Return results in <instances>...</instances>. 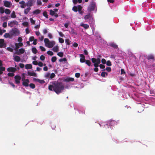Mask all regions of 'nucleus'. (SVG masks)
I'll list each match as a JSON object with an SVG mask.
<instances>
[{
    "mask_svg": "<svg viewBox=\"0 0 155 155\" xmlns=\"http://www.w3.org/2000/svg\"><path fill=\"white\" fill-rule=\"evenodd\" d=\"M70 88L71 86L70 84H68L64 87L61 83H57L54 85H50L48 86V89L49 90L52 91L53 90L57 94H59L61 93L65 88L69 89Z\"/></svg>",
    "mask_w": 155,
    "mask_h": 155,
    "instance_id": "f257e3e1",
    "label": "nucleus"
},
{
    "mask_svg": "<svg viewBox=\"0 0 155 155\" xmlns=\"http://www.w3.org/2000/svg\"><path fill=\"white\" fill-rule=\"evenodd\" d=\"M119 123V120H115L111 119L108 121L106 124L102 122L99 123L98 124L101 127L109 129V127H110V129L112 130L113 129V126L117 125Z\"/></svg>",
    "mask_w": 155,
    "mask_h": 155,
    "instance_id": "f03ea898",
    "label": "nucleus"
},
{
    "mask_svg": "<svg viewBox=\"0 0 155 155\" xmlns=\"http://www.w3.org/2000/svg\"><path fill=\"white\" fill-rule=\"evenodd\" d=\"M91 60L92 62L94 63V65L95 67V68H94V70L95 72H97L98 71V69L97 67L99 66L101 69H104L105 68V66L102 64H100L99 65V64L101 63V59L100 58H92Z\"/></svg>",
    "mask_w": 155,
    "mask_h": 155,
    "instance_id": "7ed1b4c3",
    "label": "nucleus"
},
{
    "mask_svg": "<svg viewBox=\"0 0 155 155\" xmlns=\"http://www.w3.org/2000/svg\"><path fill=\"white\" fill-rule=\"evenodd\" d=\"M44 41L45 46L46 47L49 48L53 47L55 44V42L54 41H50L48 38H45Z\"/></svg>",
    "mask_w": 155,
    "mask_h": 155,
    "instance_id": "20e7f679",
    "label": "nucleus"
},
{
    "mask_svg": "<svg viewBox=\"0 0 155 155\" xmlns=\"http://www.w3.org/2000/svg\"><path fill=\"white\" fill-rule=\"evenodd\" d=\"M87 10L89 12L94 11L95 12H96L97 10V7L96 3L94 2H91L88 6Z\"/></svg>",
    "mask_w": 155,
    "mask_h": 155,
    "instance_id": "39448f33",
    "label": "nucleus"
},
{
    "mask_svg": "<svg viewBox=\"0 0 155 155\" xmlns=\"http://www.w3.org/2000/svg\"><path fill=\"white\" fill-rule=\"evenodd\" d=\"M36 2V0H28L26 3L27 7H31L34 6Z\"/></svg>",
    "mask_w": 155,
    "mask_h": 155,
    "instance_id": "423d86ee",
    "label": "nucleus"
},
{
    "mask_svg": "<svg viewBox=\"0 0 155 155\" xmlns=\"http://www.w3.org/2000/svg\"><path fill=\"white\" fill-rule=\"evenodd\" d=\"M22 80L23 81V85L25 86L28 87L29 85V81L28 79H25L24 78L22 77Z\"/></svg>",
    "mask_w": 155,
    "mask_h": 155,
    "instance_id": "0eeeda50",
    "label": "nucleus"
},
{
    "mask_svg": "<svg viewBox=\"0 0 155 155\" xmlns=\"http://www.w3.org/2000/svg\"><path fill=\"white\" fill-rule=\"evenodd\" d=\"M14 78L15 83L18 84H19L20 82L21 77L19 75H16L15 76Z\"/></svg>",
    "mask_w": 155,
    "mask_h": 155,
    "instance_id": "6e6552de",
    "label": "nucleus"
},
{
    "mask_svg": "<svg viewBox=\"0 0 155 155\" xmlns=\"http://www.w3.org/2000/svg\"><path fill=\"white\" fill-rule=\"evenodd\" d=\"M2 62L0 60V74H2L3 72L5 70V67H2Z\"/></svg>",
    "mask_w": 155,
    "mask_h": 155,
    "instance_id": "1a4fd4ad",
    "label": "nucleus"
},
{
    "mask_svg": "<svg viewBox=\"0 0 155 155\" xmlns=\"http://www.w3.org/2000/svg\"><path fill=\"white\" fill-rule=\"evenodd\" d=\"M18 24V22L15 21H13L9 22L8 23V25L9 26L11 27H13L15 25H17Z\"/></svg>",
    "mask_w": 155,
    "mask_h": 155,
    "instance_id": "9d476101",
    "label": "nucleus"
},
{
    "mask_svg": "<svg viewBox=\"0 0 155 155\" xmlns=\"http://www.w3.org/2000/svg\"><path fill=\"white\" fill-rule=\"evenodd\" d=\"M25 49L24 48H21L19 50L16 51V53L18 55L24 53Z\"/></svg>",
    "mask_w": 155,
    "mask_h": 155,
    "instance_id": "9b49d317",
    "label": "nucleus"
},
{
    "mask_svg": "<svg viewBox=\"0 0 155 155\" xmlns=\"http://www.w3.org/2000/svg\"><path fill=\"white\" fill-rule=\"evenodd\" d=\"M80 61L81 63L84 62L86 61L85 59V57L83 54H80Z\"/></svg>",
    "mask_w": 155,
    "mask_h": 155,
    "instance_id": "f8f14e48",
    "label": "nucleus"
},
{
    "mask_svg": "<svg viewBox=\"0 0 155 155\" xmlns=\"http://www.w3.org/2000/svg\"><path fill=\"white\" fill-rule=\"evenodd\" d=\"M6 46V45L4 42V40L2 39H0V48H4Z\"/></svg>",
    "mask_w": 155,
    "mask_h": 155,
    "instance_id": "ddd939ff",
    "label": "nucleus"
},
{
    "mask_svg": "<svg viewBox=\"0 0 155 155\" xmlns=\"http://www.w3.org/2000/svg\"><path fill=\"white\" fill-rule=\"evenodd\" d=\"M33 80L35 81L38 82L41 84H43L45 83V81L44 80H40L35 78H33Z\"/></svg>",
    "mask_w": 155,
    "mask_h": 155,
    "instance_id": "4468645a",
    "label": "nucleus"
},
{
    "mask_svg": "<svg viewBox=\"0 0 155 155\" xmlns=\"http://www.w3.org/2000/svg\"><path fill=\"white\" fill-rule=\"evenodd\" d=\"M4 5L6 7L9 8L12 5V3L11 2L5 1L4 2Z\"/></svg>",
    "mask_w": 155,
    "mask_h": 155,
    "instance_id": "2eb2a0df",
    "label": "nucleus"
},
{
    "mask_svg": "<svg viewBox=\"0 0 155 155\" xmlns=\"http://www.w3.org/2000/svg\"><path fill=\"white\" fill-rule=\"evenodd\" d=\"M50 14L52 16H54L56 18L58 17V15L55 13L54 11L52 10L50 11Z\"/></svg>",
    "mask_w": 155,
    "mask_h": 155,
    "instance_id": "dca6fc26",
    "label": "nucleus"
},
{
    "mask_svg": "<svg viewBox=\"0 0 155 155\" xmlns=\"http://www.w3.org/2000/svg\"><path fill=\"white\" fill-rule=\"evenodd\" d=\"M28 74L30 76L34 77H37V74L33 71H28Z\"/></svg>",
    "mask_w": 155,
    "mask_h": 155,
    "instance_id": "f3484780",
    "label": "nucleus"
},
{
    "mask_svg": "<svg viewBox=\"0 0 155 155\" xmlns=\"http://www.w3.org/2000/svg\"><path fill=\"white\" fill-rule=\"evenodd\" d=\"M17 69L15 68H13L12 67H10L8 68L7 69V70L8 71H11L12 72H15Z\"/></svg>",
    "mask_w": 155,
    "mask_h": 155,
    "instance_id": "a211bd4d",
    "label": "nucleus"
},
{
    "mask_svg": "<svg viewBox=\"0 0 155 155\" xmlns=\"http://www.w3.org/2000/svg\"><path fill=\"white\" fill-rule=\"evenodd\" d=\"M25 2L24 1H22L19 2V3L21 5L20 6V7L22 8H25L26 5L25 4Z\"/></svg>",
    "mask_w": 155,
    "mask_h": 155,
    "instance_id": "6ab92c4d",
    "label": "nucleus"
},
{
    "mask_svg": "<svg viewBox=\"0 0 155 155\" xmlns=\"http://www.w3.org/2000/svg\"><path fill=\"white\" fill-rule=\"evenodd\" d=\"M52 50L55 52H57L59 50V47L58 45L54 46L52 49Z\"/></svg>",
    "mask_w": 155,
    "mask_h": 155,
    "instance_id": "aec40b11",
    "label": "nucleus"
},
{
    "mask_svg": "<svg viewBox=\"0 0 155 155\" xmlns=\"http://www.w3.org/2000/svg\"><path fill=\"white\" fill-rule=\"evenodd\" d=\"M84 18L85 20L88 19H93L91 15L90 14L86 15L85 16Z\"/></svg>",
    "mask_w": 155,
    "mask_h": 155,
    "instance_id": "412c9836",
    "label": "nucleus"
},
{
    "mask_svg": "<svg viewBox=\"0 0 155 155\" xmlns=\"http://www.w3.org/2000/svg\"><path fill=\"white\" fill-rule=\"evenodd\" d=\"M80 25L83 27L85 29H88L89 28V25H88L84 24L82 22L81 23Z\"/></svg>",
    "mask_w": 155,
    "mask_h": 155,
    "instance_id": "4be33fe9",
    "label": "nucleus"
},
{
    "mask_svg": "<svg viewBox=\"0 0 155 155\" xmlns=\"http://www.w3.org/2000/svg\"><path fill=\"white\" fill-rule=\"evenodd\" d=\"M17 31L18 30L16 29L12 30V31H11L10 32V33L11 35V36H12V35H15L16 34V33L17 32Z\"/></svg>",
    "mask_w": 155,
    "mask_h": 155,
    "instance_id": "5701e85b",
    "label": "nucleus"
},
{
    "mask_svg": "<svg viewBox=\"0 0 155 155\" xmlns=\"http://www.w3.org/2000/svg\"><path fill=\"white\" fill-rule=\"evenodd\" d=\"M109 45L110 46H111L114 48H117V46L114 42H112L109 43Z\"/></svg>",
    "mask_w": 155,
    "mask_h": 155,
    "instance_id": "b1692460",
    "label": "nucleus"
},
{
    "mask_svg": "<svg viewBox=\"0 0 155 155\" xmlns=\"http://www.w3.org/2000/svg\"><path fill=\"white\" fill-rule=\"evenodd\" d=\"M16 48L18 49L19 47H21L23 46V43L21 42L18 43H16L15 44Z\"/></svg>",
    "mask_w": 155,
    "mask_h": 155,
    "instance_id": "393cba45",
    "label": "nucleus"
},
{
    "mask_svg": "<svg viewBox=\"0 0 155 155\" xmlns=\"http://www.w3.org/2000/svg\"><path fill=\"white\" fill-rule=\"evenodd\" d=\"M74 78H67L65 79V81L66 82H69L70 81H73Z\"/></svg>",
    "mask_w": 155,
    "mask_h": 155,
    "instance_id": "a878e982",
    "label": "nucleus"
},
{
    "mask_svg": "<svg viewBox=\"0 0 155 155\" xmlns=\"http://www.w3.org/2000/svg\"><path fill=\"white\" fill-rule=\"evenodd\" d=\"M14 59L15 61L17 62H18L20 60V57L17 55L14 56Z\"/></svg>",
    "mask_w": 155,
    "mask_h": 155,
    "instance_id": "bb28decb",
    "label": "nucleus"
},
{
    "mask_svg": "<svg viewBox=\"0 0 155 155\" xmlns=\"http://www.w3.org/2000/svg\"><path fill=\"white\" fill-rule=\"evenodd\" d=\"M31 10V8L29 7H28L25 10L24 13L25 14H27Z\"/></svg>",
    "mask_w": 155,
    "mask_h": 155,
    "instance_id": "cd10ccee",
    "label": "nucleus"
},
{
    "mask_svg": "<svg viewBox=\"0 0 155 155\" xmlns=\"http://www.w3.org/2000/svg\"><path fill=\"white\" fill-rule=\"evenodd\" d=\"M40 12V10L39 9H36L33 12V13L34 14L38 15L39 14Z\"/></svg>",
    "mask_w": 155,
    "mask_h": 155,
    "instance_id": "c85d7f7f",
    "label": "nucleus"
},
{
    "mask_svg": "<svg viewBox=\"0 0 155 155\" xmlns=\"http://www.w3.org/2000/svg\"><path fill=\"white\" fill-rule=\"evenodd\" d=\"M4 36L5 38H11L12 37L11 35L10 34L8 33H5L4 35Z\"/></svg>",
    "mask_w": 155,
    "mask_h": 155,
    "instance_id": "c756f323",
    "label": "nucleus"
},
{
    "mask_svg": "<svg viewBox=\"0 0 155 155\" xmlns=\"http://www.w3.org/2000/svg\"><path fill=\"white\" fill-rule=\"evenodd\" d=\"M32 65L31 64H27L25 66V68L26 69H31L32 68Z\"/></svg>",
    "mask_w": 155,
    "mask_h": 155,
    "instance_id": "7c9ffc66",
    "label": "nucleus"
},
{
    "mask_svg": "<svg viewBox=\"0 0 155 155\" xmlns=\"http://www.w3.org/2000/svg\"><path fill=\"white\" fill-rule=\"evenodd\" d=\"M11 17L12 18H15L16 17V16L15 11H13L12 12L11 15Z\"/></svg>",
    "mask_w": 155,
    "mask_h": 155,
    "instance_id": "2f4dec72",
    "label": "nucleus"
},
{
    "mask_svg": "<svg viewBox=\"0 0 155 155\" xmlns=\"http://www.w3.org/2000/svg\"><path fill=\"white\" fill-rule=\"evenodd\" d=\"M5 13L7 15H9L11 11L8 9H6L5 10Z\"/></svg>",
    "mask_w": 155,
    "mask_h": 155,
    "instance_id": "473e14b6",
    "label": "nucleus"
},
{
    "mask_svg": "<svg viewBox=\"0 0 155 155\" xmlns=\"http://www.w3.org/2000/svg\"><path fill=\"white\" fill-rule=\"evenodd\" d=\"M85 63L87 64L88 66H91V61L89 60H87L85 61Z\"/></svg>",
    "mask_w": 155,
    "mask_h": 155,
    "instance_id": "72a5a7b5",
    "label": "nucleus"
},
{
    "mask_svg": "<svg viewBox=\"0 0 155 155\" xmlns=\"http://www.w3.org/2000/svg\"><path fill=\"white\" fill-rule=\"evenodd\" d=\"M32 51L34 54H36L37 52V50L35 47H33L32 48Z\"/></svg>",
    "mask_w": 155,
    "mask_h": 155,
    "instance_id": "f704fd0d",
    "label": "nucleus"
},
{
    "mask_svg": "<svg viewBox=\"0 0 155 155\" xmlns=\"http://www.w3.org/2000/svg\"><path fill=\"white\" fill-rule=\"evenodd\" d=\"M38 65L39 66H40V67H41L43 66V65L46 66V64H43L42 62H41L39 61L38 62Z\"/></svg>",
    "mask_w": 155,
    "mask_h": 155,
    "instance_id": "c9c22d12",
    "label": "nucleus"
},
{
    "mask_svg": "<svg viewBox=\"0 0 155 155\" xmlns=\"http://www.w3.org/2000/svg\"><path fill=\"white\" fill-rule=\"evenodd\" d=\"M107 73L106 72H102L101 73V75L102 77H105V76L106 75H107Z\"/></svg>",
    "mask_w": 155,
    "mask_h": 155,
    "instance_id": "e433bc0d",
    "label": "nucleus"
},
{
    "mask_svg": "<svg viewBox=\"0 0 155 155\" xmlns=\"http://www.w3.org/2000/svg\"><path fill=\"white\" fill-rule=\"evenodd\" d=\"M37 4L38 5H41L42 3L41 0H37Z\"/></svg>",
    "mask_w": 155,
    "mask_h": 155,
    "instance_id": "4c0bfd02",
    "label": "nucleus"
},
{
    "mask_svg": "<svg viewBox=\"0 0 155 155\" xmlns=\"http://www.w3.org/2000/svg\"><path fill=\"white\" fill-rule=\"evenodd\" d=\"M154 58V56L152 54H150L147 57V59H153Z\"/></svg>",
    "mask_w": 155,
    "mask_h": 155,
    "instance_id": "58836bf2",
    "label": "nucleus"
},
{
    "mask_svg": "<svg viewBox=\"0 0 155 155\" xmlns=\"http://www.w3.org/2000/svg\"><path fill=\"white\" fill-rule=\"evenodd\" d=\"M6 31V30L5 29L2 30L0 28V35H2L3 33H5Z\"/></svg>",
    "mask_w": 155,
    "mask_h": 155,
    "instance_id": "ea45409f",
    "label": "nucleus"
},
{
    "mask_svg": "<svg viewBox=\"0 0 155 155\" xmlns=\"http://www.w3.org/2000/svg\"><path fill=\"white\" fill-rule=\"evenodd\" d=\"M4 8L3 7H0V12L1 14H3L5 12Z\"/></svg>",
    "mask_w": 155,
    "mask_h": 155,
    "instance_id": "a19ab883",
    "label": "nucleus"
},
{
    "mask_svg": "<svg viewBox=\"0 0 155 155\" xmlns=\"http://www.w3.org/2000/svg\"><path fill=\"white\" fill-rule=\"evenodd\" d=\"M57 55L59 56L62 57H63V52H58L57 54Z\"/></svg>",
    "mask_w": 155,
    "mask_h": 155,
    "instance_id": "79ce46f5",
    "label": "nucleus"
},
{
    "mask_svg": "<svg viewBox=\"0 0 155 155\" xmlns=\"http://www.w3.org/2000/svg\"><path fill=\"white\" fill-rule=\"evenodd\" d=\"M47 53L49 55L51 56H52L54 54L51 51H48L47 52Z\"/></svg>",
    "mask_w": 155,
    "mask_h": 155,
    "instance_id": "37998d69",
    "label": "nucleus"
},
{
    "mask_svg": "<svg viewBox=\"0 0 155 155\" xmlns=\"http://www.w3.org/2000/svg\"><path fill=\"white\" fill-rule=\"evenodd\" d=\"M22 24L24 26H28V22L25 21L22 23Z\"/></svg>",
    "mask_w": 155,
    "mask_h": 155,
    "instance_id": "c03bdc74",
    "label": "nucleus"
},
{
    "mask_svg": "<svg viewBox=\"0 0 155 155\" xmlns=\"http://www.w3.org/2000/svg\"><path fill=\"white\" fill-rule=\"evenodd\" d=\"M56 59H57L56 57L54 56L52 58L51 60V61L53 62H54L56 61Z\"/></svg>",
    "mask_w": 155,
    "mask_h": 155,
    "instance_id": "a18cd8bd",
    "label": "nucleus"
},
{
    "mask_svg": "<svg viewBox=\"0 0 155 155\" xmlns=\"http://www.w3.org/2000/svg\"><path fill=\"white\" fill-rule=\"evenodd\" d=\"M72 10L75 12H77L78 11V7L77 6H74L72 8Z\"/></svg>",
    "mask_w": 155,
    "mask_h": 155,
    "instance_id": "49530a36",
    "label": "nucleus"
},
{
    "mask_svg": "<svg viewBox=\"0 0 155 155\" xmlns=\"http://www.w3.org/2000/svg\"><path fill=\"white\" fill-rule=\"evenodd\" d=\"M29 85L30 87L32 89H34L35 87V85L33 84H30Z\"/></svg>",
    "mask_w": 155,
    "mask_h": 155,
    "instance_id": "de8ad7c7",
    "label": "nucleus"
},
{
    "mask_svg": "<svg viewBox=\"0 0 155 155\" xmlns=\"http://www.w3.org/2000/svg\"><path fill=\"white\" fill-rule=\"evenodd\" d=\"M58 40L59 42L61 43H63L64 42V39L61 38H58Z\"/></svg>",
    "mask_w": 155,
    "mask_h": 155,
    "instance_id": "09e8293b",
    "label": "nucleus"
},
{
    "mask_svg": "<svg viewBox=\"0 0 155 155\" xmlns=\"http://www.w3.org/2000/svg\"><path fill=\"white\" fill-rule=\"evenodd\" d=\"M45 57L43 55H41L40 58V59L42 61L44 60L45 59Z\"/></svg>",
    "mask_w": 155,
    "mask_h": 155,
    "instance_id": "8fccbe9b",
    "label": "nucleus"
},
{
    "mask_svg": "<svg viewBox=\"0 0 155 155\" xmlns=\"http://www.w3.org/2000/svg\"><path fill=\"white\" fill-rule=\"evenodd\" d=\"M44 38V36L41 35L39 38V40H40L41 41H42L43 40Z\"/></svg>",
    "mask_w": 155,
    "mask_h": 155,
    "instance_id": "3c124183",
    "label": "nucleus"
},
{
    "mask_svg": "<svg viewBox=\"0 0 155 155\" xmlns=\"http://www.w3.org/2000/svg\"><path fill=\"white\" fill-rule=\"evenodd\" d=\"M43 15L44 16L46 17V18H48V15L46 12H43Z\"/></svg>",
    "mask_w": 155,
    "mask_h": 155,
    "instance_id": "603ef678",
    "label": "nucleus"
},
{
    "mask_svg": "<svg viewBox=\"0 0 155 155\" xmlns=\"http://www.w3.org/2000/svg\"><path fill=\"white\" fill-rule=\"evenodd\" d=\"M55 76V74L54 73H52L50 74V78L52 79Z\"/></svg>",
    "mask_w": 155,
    "mask_h": 155,
    "instance_id": "864d4df0",
    "label": "nucleus"
},
{
    "mask_svg": "<svg viewBox=\"0 0 155 155\" xmlns=\"http://www.w3.org/2000/svg\"><path fill=\"white\" fill-rule=\"evenodd\" d=\"M65 42L66 44L68 45H70V41L68 39H66L65 40Z\"/></svg>",
    "mask_w": 155,
    "mask_h": 155,
    "instance_id": "5fc2aeb1",
    "label": "nucleus"
},
{
    "mask_svg": "<svg viewBox=\"0 0 155 155\" xmlns=\"http://www.w3.org/2000/svg\"><path fill=\"white\" fill-rule=\"evenodd\" d=\"M48 36L50 39H51L53 38L52 35L51 33H48Z\"/></svg>",
    "mask_w": 155,
    "mask_h": 155,
    "instance_id": "6e6d98bb",
    "label": "nucleus"
},
{
    "mask_svg": "<svg viewBox=\"0 0 155 155\" xmlns=\"http://www.w3.org/2000/svg\"><path fill=\"white\" fill-rule=\"evenodd\" d=\"M40 48L42 51H45L46 50L45 48L43 47L40 46Z\"/></svg>",
    "mask_w": 155,
    "mask_h": 155,
    "instance_id": "4d7b16f0",
    "label": "nucleus"
},
{
    "mask_svg": "<svg viewBox=\"0 0 155 155\" xmlns=\"http://www.w3.org/2000/svg\"><path fill=\"white\" fill-rule=\"evenodd\" d=\"M59 61L60 62H65L67 61V59L66 58H64L62 59H60L59 60Z\"/></svg>",
    "mask_w": 155,
    "mask_h": 155,
    "instance_id": "13d9d810",
    "label": "nucleus"
},
{
    "mask_svg": "<svg viewBox=\"0 0 155 155\" xmlns=\"http://www.w3.org/2000/svg\"><path fill=\"white\" fill-rule=\"evenodd\" d=\"M8 76L12 77L14 76L15 74L13 73H9L8 74Z\"/></svg>",
    "mask_w": 155,
    "mask_h": 155,
    "instance_id": "bf43d9fd",
    "label": "nucleus"
},
{
    "mask_svg": "<svg viewBox=\"0 0 155 155\" xmlns=\"http://www.w3.org/2000/svg\"><path fill=\"white\" fill-rule=\"evenodd\" d=\"M78 12H80V11H81L82 9V7L80 5H78Z\"/></svg>",
    "mask_w": 155,
    "mask_h": 155,
    "instance_id": "052dcab7",
    "label": "nucleus"
},
{
    "mask_svg": "<svg viewBox=\"0 0 155 155\" xmlns=\"http://www.w3.org/2000/svg\"><path fill=\"white\" fill-rule=\"evenodd\" d=\"M106 63L107 65L108 66H111V62L110 61H108Z\"/></svg>",
    "mask_w": 155,
    "mask_h": 155,
    "instance_id": "680f3d73",
    "label": "nucleus"
},
{
    "mask_svg": "<svg viewBox=\"0 0 155 155\" xmlns=\"http://www.w3.org/2000/svg\"><path fill=\"white\" fill-rule=\"evenodd\" d=\"M35 40L34 37L33 36L29 38L30 41H32Z\"/></svg>",
    "mask_w": 155,
    "mask_h": 155,
    "instance_id": "e2e57ef3",
    "label": "nucleus"
},
{
    "mask_svg": "<svg viewBox=\"0 0 155 155\" xmlns=\"http://www.w3.org/2000/svg\"><path fill=\"white\" fill-rule=\"evenodd\" d=\"M101 62L103 64H105L106 62V60L104 59H102L101 60Z\"/></svg>",
    "mask_w": 155,
    "mask_h": 155,
    "instance_id": "0e129e2a",
    "label": "nucleus"
},
{
    "mask_svg": "<svg viewBox=\"0 0 155 155\" xmlns=\"http://www.w3.org/2000/svg\"><path fill=\"white\" fill-rule=\"evenodd\" d=\"M50 76V73H47L45 75V77L48 78Z\"/></svg>",
    "mask_w": 155,
    "mask_h": 155,
    "instance_id": "69168bd1",
    "label": "nucleus"
},
{
    "mask_svg": "<svg viewBox=\"0 0 155 155\" xmlns=\"http://www.w3.org/2000/svg\"><path fill=\"white\" fill-rule=\"evenodd\" d=\"M30 21L32 24H34L35 23V21L32 18H30Z\"/></svg>",
    "mask_w": 155,
    "mask_h": 155,
    "instance_id": "338daca9",
    "label": "nucleus"
},
{
    "mask_svg": "<svg viewBox=\"0 0 155 155\" xmlns=\"http://www.w3.org/2000/svg\"><path fill=\"white\" fill-rule=\"evenodd\" d=\"M7 26V23L6 22H4L2 24V26L4 28H6Z\"/></svg>",
    "mask_w": 155,
    "mask_h": 155,
    "instance_id": "774afa93",
    "label": "nucleus"
}]
</instances>
